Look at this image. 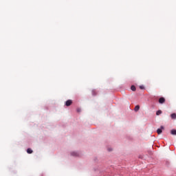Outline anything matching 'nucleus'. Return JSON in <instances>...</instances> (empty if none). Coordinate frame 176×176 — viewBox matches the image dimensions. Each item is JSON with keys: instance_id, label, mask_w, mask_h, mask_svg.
<instances>
[{"instance_id": "nucleus-1", "label": "nucleus", "mask_w": 176, "mask_h": 176, "mask_svg": "<svg viewBox=\"0 0 176 176\" xmlns=\"http://www.w3.org/2000/svg\"><path fill=\"white\" fill-rule=\"evenodd\" d=\"M158 102L160 104H164L166 102V98H164L163 97L160 98Z\"/></svg>"}, {"instance_id": "nucleus-2", "label": "nucleus", "mask_w": 176, "mask_h": 176, "mask_svg": "<svg viewBox=\"0 0 176 176\" xmlns=\"http://www.w3.org/2000/svg\"><path fill=\"white\" fill-rule=\"evenodd\" d=\"M72 104V100H68L65 102L66 107H69Z\"/></svg>"}, {"instance_id": "nucleus-3", "label": "nucleus", "mask_w": 176, "mask_h": 176, "mask_svg": "<svg viewBox=\"0 0 176 176\" xmlns=\"http://www.w3.org/2000/svg\"><path fill=\"white\" fill-rule=\"evenodd\" d=\"M134 111H135V112L140 111V105H137L135 107Z\"/></svg>"}, {"instance_id": "nucleus-4", "label": "nucleus", "mask_w": 176, "mask_h": 176, "mask_svg": "<svg viewBox=\"0 0 176 176\" xmlns=\"http://www.w3.org/2000/svg\"><path fill=\"white\" fill-rule=\"evenodd\" d=\"M170 118H171V119H176V113H172L170 115Z\"/></svg>"}, {"instance_id": "nucleus-5", "label": "nucleus", "mask_w": 176, "mask_h": 176, "mask_svg": "<svg viewBox=\"0 0 176 176\" xmlns=\"http://www.w3.org/2000/svg\"><path fill=\"white\" fill-rule=\"evenodd\" d=\"M72 156H79V153H76V152H72L71 153Z\"/></svg>"}, {"instance_id": "nucleus-6", "label": "nucleus", "mask_w": 176, "mask_h": 176, "mask_svg": "<svg viewBox=\"0 0 176 176\" xmlns=\"http://www.w3.org/2000/svg\"><path fill=\"white\" fill-rule=\"evenodd\" d=\"M170 133L172 134V135H176V130L175 129H173L170 131Z\"/></svg>"}, {"instance_id": "nucleus-7", "label": "nucleus", "mask_w": 176, "mask_h": 176, "mask_svg": "<svg viewBox=\"0 0 176 176\" xmlns=\"http://www.w3.org/2000/svg\"><path fill=\"white\" fill-rule=\"evenodd\" d=\"M131 90H132V91H135V90H136L135 86L132 85V86L131 87Z\"/></svg>"}, {"instance_id": "nucleus-8", "label": "nucleus", "mask_w": 176, "mask_h": 176, "mask_svg": "<svg viewBox=\"0 0 176 176\" xmlns=\"http://www.w3.org/2000/svg\"><path fill=\"white\" fill-rule=\"evenodd\" d=\"M162 110H158L157 112H156V115L157 116H159V115H162Z\"/></svg>"}, {"instance_id": "nucleus-9", "label": "nucleus", "mask_w": 176, "mask_h": 176, "mask_svg": "<svg viewBox=\"0 0 176 176\" xmlns=\"http://www.w3.org/2000/svg\"><path fill=\"white\" fill-rule=\"evenodd\" d=\"M32 150L31 149V148H28V150H27V153H29V154H31V153H32Z\"/></svg>"}, {"instance_id": "nucleus-10", "label": "nucleus", "mask_w": 176, "mask_h": 176, "mask_svg": "<svg viewBox=\"0 0 176 176\" xmlns=\"http://www.w3.org/2000/svg\"><path fill=\"white\" fill-rule=\"evenodd\" d=\"M157 134H160L161 133H162V129H158L157 130Z\"/></svg>"}, {"instance_id": "nucleus-11", "label": "nucleus", "mask_w": 176, "mask_h": 176, "mask_svg": "<svg viewBox=\"0 0 176 176\" xmlns=\"http://www.w3.org/2000/svg\"><path fill=\"white\" fill-rule=\"evenodd\" d=\"M140 89L141 90H144V89H145V87H144V85H140Z\"/></svg>"}, {"instance_id": "nucleus-12", "label": "nucleus", "mask_w": 176, "mask_h": 176, "mask_svg": "<svg viewBox=\"0 0 176 176\" xmlns=\"http://www.w3.org/2000/svg\"><path fill=\"white\" fill-rule=\"evenodd\" d=\"M108 151H109V152H111V151H112V149L109 148Z\"/></svg>"}, {"instance_id": "nucleus-13", "label": "nucleus", "mask_w": 176, "mask_h": 176, "mask_svg": "<svg viewBox=\"0 0 176 176\" xmlns=\"http://www.w3.org/2000/svg\"><path fill=\"white\" fill-rule=\"evenodd\" d=\"M161 129H164V127L163 126H161Z\"/></svg>"}]
</instances>
